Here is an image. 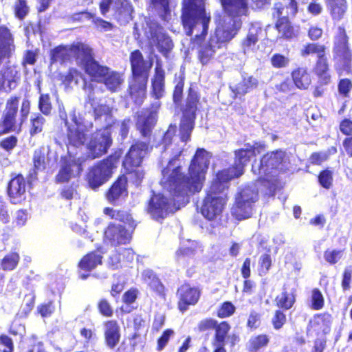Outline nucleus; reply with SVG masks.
<instances>
[{"label": "nucleus", "instance_id": "30", "mask_svg": "<svg viewBox=\"0 0 352 352\" xmlns=\"http://www.w3.org/2000/svg\"><path fill=\"white\" fill-rule=\"evenodd\" d=\"M164 93V71L157 62L152 80V95L155 99L161 98Z\"/></svg>", "mask_w": 352, "mask_h": 352}, {"label": "nucleus", "instance_id": "61", "mask_svg": "<svg viewBox=\"0 0 352 352\" xmlns=\"http://www.w3.org/2000/svg\"><path fill=\"white\" fill-rule=\"evenodd\" d=\"M37 56L38 50L26 51L22 61L23 67L25 68L27 65H33L36 61Z\"/></svg>", "mask_w": 352, "mask_h": 352}, {"label": "nucleus", "instance_id": "37", "mask_svg": "<svg viewBox=\"0 0 352 352\" xmlns=\"http://www.w3.org/2000/svg\"><path fill=\"white\" fill-rule=\"evenodd\" d=\"M326 47L318 43H308L302 46L300 50V54L303 57L310 55H316L318 59L325 56Z\"/></svg>", "mask_w": 352, "mask_h": 352}, {"label": "nucleus", "instance_id": "25", "mask_svg": "<svg viewBox=\"0 0 352 352\" xmlns=\"http://www.w3.org/2000/svg\"><path fill=\"white\" fill-rule=\"evenodd\" d=\"M19 79V71L14 65L0 70V90L8 91L15 88Z\"/></svg>", "mask_w": 352, "mask_h": 352}, {"label": "nucleus", "instance_id": "58", "mask_svg": "<svg viewBox=\"0 0 352 352\" xmlns=\"http://www.w3.org/2000/svg\"><path fill=\"white\" fill-rule=\"evenodd\" d=\"M234 311L235 307L231 302H225L218 310L217 316L221 318H226L232 315Z\"/></svg>", "mask_w": 352, "mask_h": 352}, {"label": "nucleus", "instance_id": "55", "mask_svg": "<svg viewBox=\"0 0 352 352\" xmlns=\"http://www.w3.org/2000/svg\"><path fill=\"white\" fill-rule=\"evenodd\" d=\"M104 213L106 215L109 216L111 219L119 220L120 221H128L129 217L124 213L123 211L115 210L110 208H105L104 209Z\"/></svg>", "mask_w": 352, "mask_h": 352}, {"label": "nucleus", "instance_id": "3", "mask_svg": "<svg viewBox=\"0 0 352 352\" xmlns=\"http://www.w3.org/2000/svg\"><path fill=\"white\" fill-rule=\"evenodd\" d=\"M182 19L188 36L196 32L199 38L207 33L210 15L206 12L204 0H183Z\"/></svg>", "mask_w": 352, "mask_h": 352}, {"label": "nucleus", "instance_id": "10", "mask_svg": "<svg viewBox=\"0 0 352 352\" xmlns=\"http://www.w3.org/2000/svg\"><path fill=\"white\" fill-rule=\"evenodd\" d=\"M143 29L152 51L153 47H156L160 52L166 55L172 50L173 47L172 40L164 32L163 28L156 22L149 19H146Z\"/></svg>", "mask_w": 352, "mask_h": 352}, {"label": "nucleus", "instance_id": "13", "mask_svg": "<svg viewBox=\"0 0 352 352\" xmlns=\"http://www.w3.org/2000/svg\"><path fill=\"white\" fill-rule=\"evenodd\" d=\"M262 147L261 145H258L257 143L252 145L247 144L244 145V147L236 150L234 152V162L232 167L229 168L230 169V174L234 177H238L243 174L244 167L250 162V159L256 155L255 152L257 150L258 153H260L258 148Z\"/></svg>", "mask_w": 352, "mask_h": 352}, {"label": "nucleus", "instance_id": "9", "mask_svg": "<svg viewBox=\"0 0 352 352\" xmlns=\"http://www.w3.org/2000/svg\"><path fill=\"white\" fill-rule=\"evenodd\" d=\"M118 162V157L111 155L93 166L87 175L89 186L96 189L106 183L111 177L113 170L117 168Z\"/></svg>", "mask_w": 352, "mask_h": 352}, {"label": "nucleus", "instance_id": "34", "mask_svg": "<svg viewBox=\"0 0 352 352\" xmlns=\"http://www.w3.org/2000/svg\"><path fill=\"white\" fill-rule=\"evenodd\" d=\"M100 81L102 82L109 91L114 92L120 89L124 80L120 74L108 69L107 74L104 75Z\"/></svg>", "mask_w": 352, "mask_h": 352}, {"label": "nucleus", "instance_id": "50", "mask_svg": "<svg viewBox=\"0 0 352 352\" xmlns=\"http://www.w3.org/2000/svg\"><path fill=\"white\" fill-rule=\"evenodd\" d=\"M13 9L15 16L20 20L23 19L29 12L26 0H16Z\"/></svg>", "mask_w": 352, "mask_h": 352}, {"label": "nucleus", "instance_id": "2", "mask_svg": "<svg viewBox=\"0 0 352 352\" xmlns=\"http://www.w3.org/2000/svg\"><path fill=\"white\" fill-rule=\"evenodd\" d=\"M217 27L209 41L200 47L199 57L203 64H206L214 54L225 48L241 28L239 21L232 22L229 16H219L216 20Z\"/></svg>", "mask_w": 352, "mask_h": 352}, {"label": "nucleus", "instance_id": "60", "mask_svg": "<svg viewBox=\"0 0 352 352\" xmlns=\"http://www.w3.org/2000/svg\"><path fill=\"white\" fill-rule=\"evenodd\" d=\"M120 1L121 7L117 6V1L115 2V9L118 10L120 14H123L126 19H131V13L133 12L132 6L126 1L118 0Z\"/></svg>", "mask_w": 352, "mask_h": 352}, {"label": "nucleus", "instance_id": "42", "mask_svg": "<svg viewBox=\"0 0 352 352\" xmlns=\"http://www.w3.org/2000/svg\"><path fill=\"white\" fill-rule=\"evenodd\" d=\"M50 152L49 146H41L34 151L33 162L34 168L37 170H43L45 168L47 157Z\"/></svg>", "mask_w": 352, "mask_h": 352}, {"label": "nucleus", "instance_id": "45", "mask_svg": "<svg viewBox=\"0 0 352 352\" xmlns=\"http://www.w3.org/2000/svg\"><path fill=\"white\" fill-rule=\"evenodd\" d=\"M19 255L16 252L7 254L0 262V268L4 271L13 270L19 261Z\"/></svg>", "mask_w": 352, "mask_h": 352}, {"label": "nucleus", "instance_id": "17", "mask_svg": "<svg viewBox=\"0 0 352 352\" xmlns=\"http://www.w3.org/2000/svg\"><path fill=\"white\" fill-rule=\"evenodd\" d=\"M224 14L220 16H229L232 22L239 21L242 24V17L249 13L248 0H221Z\"/></svg>", "mask_w": 352, "mask_h": 352}, {"label": "nucleus", "instance_id": "32", "mask_svg": "<svg viewBox=\"0 0 352 352\" xmlns=\"http://www.w3.org/2000/svg\"><path fill=\"white\" fill-rule=\"evenodd\" d=\"M126 183L127 181L125 177H120L107 193V200L113 203L120 197L126 195Z\"/></svg>", "mask_w": 352, "mask_h": 352}, {"label": "nucleus", "instance_id": "52", "mask_svg": "<svg viewBox=\"0 0 352 352\" xmlns=\"http://www.w3.org/2000/svg\"><path fill=\"white\" fill-rule=\"evenodd\" d=\"M311 307L314 310L321 309L324 306V298L320 292V291L318 289H314L311 292Z\"/></svg>", "mask_w": 352, "mask_h": 352}, {"label": "nucleus", "instance_id": "14", "mask_svg": "<svg viewBox=\"0 0 352 352\" xmlns=\"http://www.w3.org/2000/svg\"><path fill=\"white\" fill-rule=\"evenodd\" d=\"M160 107V102L157 101L152 104L151 109L142 111L136 121L137 130L143 137L150 136L157 122V111Z\"/></svg>", "mask_w": 352, "mask_h": 352}, {"label": "nucleus", "instance_id": "20", "mask_svg": "<svg viewBox=\"0 0 352 352\" xmlns=\"http://www.w3.org/2000/svg\"><path fill=\"white\" fill-rule=\"evenodd\" d=\"M226 202V198L223 196L211 197L207 195L203 201L201 212L207 219L213 220L221 214Z\"/></svg>", "mask_w": 352, "mask_h": 352}, {"label": "nucleus", "instance_id": "63", "mask_svg": "<svg viewBox=\"0 0 352 352\" xmlns=\"http://www.w3.org/2000/svg\"><path fill=\"white\" fill-rule=\"evenodd\" d=\"M286 321L285 315L280 310L275 312L274 316L272 318V323L275 329H279L285 324Z\"/></svg>", "mask_w": 352, "mask_h": 352}, {"label": "nucleus", "instance_id": "46", "mask_svg": "<svg viewBox=\"0 0 352 352\" xmlns=\"http://www.w3.org/2000/svg\"><path fill=\"white\" fill-rule=\"evenodd\" d=\"M151 4L164 20H168L170 14L168 0H151Z\"/></svg>", "mask_w": 352, "mask_h": 352}, {"label": "nucleus", "instance_id": "4", "mask_svg": "<svg viewBox=\"0 0 352 352\" xmlns=\"http://www.w3.org/2000/svg\"><path fill=\"white\" fill-rule=\"evenodd\" d=\"M130 61L133 81L130 85V94L135 102L140 104L146 96L148 72L153 65L152 59L146 61L139 50L131 52Z\"/></svg>", "mask_w": 352, "mask_h": 352}, {"label": "nucleus", "instance_id": "8", "mask_svg": "<svg viewBox=\"0 0 352 352\" xmlns=\"http://www.w3.org/2000/svg\"><path fill=\"white\" fill-rule=\"evenodd\" d=\"M258 199V190L255 186H247L241 188L236 196L235 205L232 213L239 220L249 218L254 204Z\"/></svg>", "mask_w": 352, "mask_h": 352}, {"label": "nucleus", "instance_id": "18", "mask_svg": "<svg viewBox=\"0 0 352 352\" xmlns=\"http://www.w3.org/2000/svg\"><path fill=\"white\" fill-rule=\"evenodd\" d=\"M148 144L143 142H137L133 144L123 161V166L129 172H133L142 163L143 158L148 151Z\"/></svg>", "mask_w": 352, "mask_h": 352}, {"label": "nucleus", "instance_id": "6", "mask_svg": "<svg viewBox=\"0 0 352 352\" xmlns=\"http://www.w3.org/2000/svg\"><path fill=\"white\" fill-rule=\"evenodd\" d=\"M60 117L65 120V126L67 128L68 144L74 147L83 145L87 140L86 133L93 128V123L80 116H76L75 113L70 114V121L67 120L62 114Z\"/></svg>", "mask_w": 352, "mask_h": 352}, {"label": "nucleus", "instance_id": "51", "mask_svg": "<svg viewBox=\"0 0 352 352\" xmlns=\"http://www.w3.org/2000/svg\"><path fill=\"white\" fill-rule=\"evenodd\" d=\"M343 254V250L329 249L324 252V258L329 264L333 265L342 258Z\"/></svg>", "mask_w": 352, "mask_h": 352}, {"label": "nucleus", "instance_id": "26", "mask_svg": "<svg viewBox=\"0 0 352 352\" xmlns=\"http://www.w3.org/2000/svg\"><path fill=\"white\" fill-rule=\"evenodd\" d=\"M81 171L80 163L69 158L61 166L56 177V181L60 183L68 182L72 177L78 175Z\"/></svg>", "mask_w": 352, "mask_h": 352}, {"label": "nucleus", "instance_id": "53", "mask_svg": "<svg viewBox=\"0 0 352 352\" xmlns=\"http://www.w3.org/2000/svg\"><path fill=\"white\" fill-rule=\"evenodd\" d=\"M45 122V118L41 115L36 116V117L32 118L30 128L31 135H34L38 133H41L43 130Z\"/></svg>", "mask_w": 352, "mask_h": 352}, {"label": "nucleus", "instance_id": "21", "mask_svg": "<svg viewBox=\"0 0 352 352\" xmlns=\"http://www.w3.org/2000/svg\"><path fill=\"white\" fill-rule=\"evenodd\" d=\"M18 97H11L8 100L1 124V126L5 133L14 131L17 128L16 116L18 111Z\"/></svg>", "mask_w": 352, "mask_h": 352}, {"label": "nucleus", "instance_id": "28", "mask_svg": "<svg viewBox=\"0 0 352 352\" xmlns=\"http://www.w3.org/2000/svg\"><path fill=\"white\" fill-rule=\"evenodd\" d=\"M104 340L107 346L114 349L120 339V328L116 320H109L104 324Z\"/></svg>", "mask_w": 352, "mask_h": 352}, {"label": "nucleus", "instance_id": "7", "mask_svg": "<svg viewBox=\"0 0 352 352\" xmlns=\"http://www.w3.org/2000/svg\"><path fill=\"white\" fill-rule=\"evenodd\" d=\"M284 158L285 153L282 151L267 153L259 162L252 164V172L259 176V180L272 182L273 179L271 177L274 175L276 170L283 169Z\"/></svg>", "mask_w": 352, "mask_h": 352}, {"label": "nucleus", "instance_id": "59", "mask_svg": "<svg viewBox=\"0 0 352 352\" xmlns=\"http://www.w3.org/2000/svg\"><path fill=\"white\" fill-rule=\"evenodd\" d=\"M289 62V60L287 57L279 54H274L271 58V63L276 68L287 67Z\"/></svg>", "mask_w": 352, "mask_h": 352}, {"label": "nucleus", "instance_id": "11", "mask_svg": "<svg viewBox=\"0 0 352 352\" xmlns=\"http://www.w3.org/2000/svg\"><path fill=\"white\" fill-rule=\"evenodd\" d=\"M198 102L199 98L197 94L190 90L180 124L181 140L183 142H186L190 139V133L194 128V122L196 118L195 113L197 109Z\"/></svg>", "mask_w": 352, "mask_h": 352}, {"label": "nucleus", "instance_id": "36", "mask_svg": "<svg viewBox=\"0 0 352 352\" xmlns=\"http://www.w3.org/2000/svg\"><path fill=\"white\" fill-rule=\"evenodd\" d=\"M101 263L102 256L97 252H91L81 259L79 267L82 270L90 272Z\"/></svg>", "mask_w": 352, "mask_h": 352}, {"label": "nucleus", "instance_id": "24", "mask_svg": "<svg viewBox=\"0 0 352 352\" xmlns=\"http://www.w3.org/2000/svg\"><path fill=\"white\" fill-rule=\"evenodd\" d=\"M177 292L179 296L178 307L181 311H185L188 305L196 304L200 296L198 289L188 285H182Z\"/></svg>", "mask_w": 352, "mask_h": 352}, {"label": "nucleus", "instance_id": "39", "mask_svg": "<svg viewBox=\"0 0 352 352\" xmlns=\"http://www.w3.org/2000/svg\"><path fill=\"white\" fill-rule=\"evenodd\" d=\"M336 57L342 59L344 63L349 61L351 53L347 47V41L345 36L342 35L336 42L334 47Z\"/></svg>", "mask_w": 352, "mask_h": 352}, {"label": "nucleus", "instance_id": "29", "mask_svg": "<svg viewBox=\"0 0 352 352\" xmlns=\"http://www.w3.org/2000/svg\"><path fill=\"white\" fill-rule=\"evenodd\" d=\"M262 32L261 27L257 24H252L246 36L241 41V48L244 53L253 52L258 41V36Z\"/></svg>", "mask_w": 352, "mask_h": 352}, {"label": "nucleus", "instance_id": "16", "mask_svg": "<svg viewBox=\"0 0 352 352\" xmlns=\"http://www.w3.org/2000/svg\"><path fill=\"white\" fill-rule=\"evenodd\" d=\"M78 65L82 67L85 72L97 81L102 80V78L107 74L108 67L100 65L94 60L91 48L87 45L86 50L78 58Z\"/></svg>", "mask_w": 352, "mask_h": 352}, {"label": "nucleus", "instance_id": "12", "mask_svg": "<svg viewBox=\"0 0 352 352\" xmlns=\"http://www.w3.org/2000/svg\"><path fill=\"white\" fill-rule=\"evenodd\" d=\"M112 143L109 129L105 127L92 133L87 142L89 157H99L106 153Z\"/></svg>", "mask_w": 352, "mask_h": 352}, {"label": "nucleus", "instance_id": "19", "mask_svg": "<svg viewBox=\"0 0 352 352\" xmlns=\"http://www.w3.org/2000/svg\"><path fill=\"white\" fill-rule=\"evenodd\" d=\"M131 239V232L120 223H110L104 230V241L111 245H125Z\"/></svg>", "mask_w": 352, "mask_h": 352}, {"label": "nucleus", "instance_id": "64", "mask_svg": "<svg viewBox=\"0 0 352 352\" xmlns=\"http://www.w3.org/2000/svg\"><path fill=\"white\" fill-rule=\"evenodd\" d=\"M340 131L345 135L352 137V120L344 119L340 124Z\"/></svg>", "mask_w": 352, "mask_h": 352}, {"label": "nucleus", "instance_id": "44", "mask_svg": "<svg viewBox=\"0 0 352 352\" xmlns=\"http://www.w3.org/2000/svg\"><path fill=\"white\" fill-rule=\"evenodd\" d=\"M294 292H287L284 288L283 292L276 297V301L278 307L289 309L295 302Z\"/></svg>", "mask_w": 352, "mask_h": 352}, {"label": "nucleus", "instance_id": "54", "mask_svg": "<svg viewBox=\"0 0 352 352\" xmlns=\"http://www.w3.org/2000/svg\"><path fill=\"white\" fill-rule=\"evenodd\" d=\"M318 181L323 188L329 189L331 187L333 182L332 172L329 170H324L322 171L318 176Z\"/></svg>", "mask_w": 352, "mask_h": 352}, {"label": "nucleus", "instance_id": "40", "mask_svg": "<svg viewBox=\"0 0 352 352\" xmlns=\"http://www.w3.org/2000/svg\"><path fill=\"white\" fill-rule=\"evenodd\" d=\"M276 27L279 36L282 38L289 39L296 36L294 28L287 19L279 18Z\"/></svg>", "mask_w": 352, "mask_h": 352}, {"label": "nucleus", "instance_id": "56", "mask_svg": "<svg viewBox=\"0 0 352 352\" xmlns=\"http://www.w3.org/2000/svg\"><path fill=\"white\" fill-rule=\"evenodd\" d=\"M28 218V214L27 210H19L14 214L12 224L16 227H22L25 224Z\"/></svg>", "mask_w": 352, "mask_h": 352}, {"label": "nucleus", "instance_id": "35", "mask_svg": "<svg viewBox=\"0 0 352 352\" xmlns=\"http://www.w3.org/2000/svg\"><path fill=\"white\" fill-rule=\"evenodd\" d=\"M314 72L318 77L321 84L327 85L330 82L331 76L329 73V65L325 56L321 58L317 59L314 67Z\"/></svg>", "mask_w": 352, "mask_h": 352}, {"label": "nucleus", "instance_id": "43", "mask_svg": "<svg viewBox=\"0 0 352 352\" xmlns=\"http://www.w3.org/2000/svg\"><path fill=\"white\" fill-rule=\"evenodd\" d=\"M257 85L258 80L252 76H249L244 78L242 82L239 83L234 88H232V91L236 95H244L250 89L256 87Z\"/></svg>", "mask_w": 352, "mask_h": 352}, {"label": "nucleus", "instance_id": "31", "mask_svg": "<svg viewBox=\"0 0 352 352\" xmlns=\"http://www.w3.org/2000/svg\"><path fill=\"white\" fill-rule=\"evenodd\" d=\"M292 80L300 89H307L311 85V76L306 67H298L292 72Z\"/></svg>", "mask_w": 352, "mask_h": 352}, {"label": "nucleus", "instance_id": "33", "mask_svg": "<svg viewBox=\"0 0 352 352\" xmlns=\"http://www.w3.org/2000/svg\"><path fill=\"white\" fill-rule=\"evenodd\" d=\"M298 12V3L296 0H289L285 6L276 3L274 8L273 15L278 18L287 19L289 16H294Z\"/></svg>", "mask_w": 352, "mask_h": 352}, {"label": "nucleus", "instance_id": "48", "mask_svg": "<svg viewBox=\"0 0 352 352\" xmlns=\"http://www.w3.org/2000/svg\"><path fill=\"white\" fill-rule=\"evenodd\" d=\"M269 340L265 335H259L252 337L248 342V349L250 351H256L266 346Z\"/></svg>", "mask_w": 352, "mask_h": 352}, {"label": "nucleus", "instance_id": "41", "mask_svg": "<svg viewBox=\"0 0 352 352\" xmlns=\"http://www.w3.org/2000/svg\"><path fill=\"white\" fill-rule=\"evenodd\" d=\"M79 80H83V89L86 92H88V97L89 100H94L93 94L91 93L92 87L91 85H89V86L86 85L84 79L82 78V74L78 70H76V69H70L67 74L65 76V81L68 84H71L74 82L75 84L77 85L78 84Z\"/></svg>", "mask_w": 352, "mask_h": 352}, {"label": "nucleus", "instance_id": "15", "mask_svg": "<svg viewBox=\"0 0 352 352\" xmlns=\"http://www.w3.org/2000/svg\"><path fill=\"white\" fill-rule=\"evenodd\" d=\"M86 45L82 43H73L69 45H60L51 52V59L53 62L63 63L75 58L76 63H78V58L82 56Z\"/></svg>", "mask_w": 352, "mask_h": 352}, {"label": "nucleus", "instance_id": "49", "mask_svg": "<svg viewBox=\"0 0 352 352\" xmlns=\"http://www.w3.org/2000/svg\"><path fill=\"white\" fill-rule=\"evenodd\" d=\"M328 5L330 7L333 19L339 20L343 16L346 10L344 1L340 2L338 1H329Z\"/></svg>", "mask_w": 352, "mask_h": 352}, {"label": "nucleus", "instance_id": "38", "mask_svg": "<svg viewBox=\"0 0 352 352\" xmlns=\"http://www.w3.org/2000/svg\"><path fill=\"white\" fill-rule=\"evenodd\" d=\"M112 111L113 109L108 105H99L94 109L95 119L103 121L105 127L108 128L113 122Z\"/></svg>", "mask_w": 352, "mask_h": 352}, {"label": "nucleus", "instance_id": "27", "mask_svg": "<svg viewBox=\"0 0 352 352\" xmlns=\"http://www.w3.org/2000/svg\"><path fill=\"white\" fill-rule=\"evenodd\" d=\"M13 37L10 30L4 26H0V63L8 58L14 51Z\"/></svg>", "mask_w": 352, "mask_h": 352}, {"label": "nucleus", "instance_id": "57", "mask_svg": "<svg viewBox=\"0 0 352 352\" xmlns=\"http://www.w3.org/2000/svg\"><path fill=\"white\" fill-rule=\"evenodd\" d=\"M39 109L43 113L47 115L52 109L50 98L48 94H41L39 98Z\"/></svg>", "mask_w": 352, "mask_h": 352}, {"label": "nucleus", "instance_id": "62", "mask_svg": "<svg viewBox=\"0 0 352 352\" xmlns=\"http://www.w3.org/2000/svg\"><path fill=\"white\" fill-rule=\"evenodd\" d=\"M174 331L171 329L166 330L157 341V350L162 351L168 343L170 338L173 336Z\"/></svg>", "mask_w": 352, "mask_h": 352}, {"label": "nucleus", "instance_id": "5", "mask_svg": "<svg viewBox=\"0 0 352 352\" xmlns=\"http://www.w3.org/2000/svg\"><path fill=\"white\" fill-rule=\"evenodd\" d=\"M161 185L162 181L160 182ZM164 190L169 193L171 197L164 194H157L151 198L147 208L148 212L155 219H163L169 212L175 208L176 202L178 204L187 201L189 195L182 196L174 193L162 186Z\"/></svg>", "mask_w": 352, "mask_h": 352}, {"label": "nucleus", "instance_id": "22", "mask_svg": "<svg viewBox=\"0 0 352 352\" xmlns=\"http://www.w3.org/2000/svg\"><path fill=\"white\" fill-rule=\"evenodd\" d=\"M233 178L235 177L230 174V169H225L219 172L216 178L212 181L207 195H210L211 197L223 196L226 197L223 192L228 187V182Z\"/></svg>", "mask_w": 352, "mask_h": 352}, {"label": "nucleus", "instance_id": "47", "mask_svg": "<svg viewBox=\"0 0 352 352\" xmlns=\"http://www.w3.org/2000/svg\"><path fill=\"white\" fill-rule=\"evenodd\" d=\"M230 329V325L226 322H222L215 327V336L212 342L225 344L226 336Z\"/></svg>", "mask_w": 352, "mask_h": 352}, {"label": "nucleus", "instance_id": "1", "mask_svg": "<svg viewBox=\"0 0 352 352\" xmlns=\"http://www.w3.org/2000/svg\"><path fill=\"white\" fill-rule=\"evenodd\" d=\"M170 150L173 157L162 172V186L182 196L199 192L203 187L205 174L210 164V154L204 149H198L189 166V177H186L177 159L182 153L180 148L175 151V148H171Z\"/></svg>", "mask_w": 352, "mask_h": 352}, {"label": "nucleus", "instance_id": "23", "mask_svg": "<svg viewBox=\"0 0 352 352\" xmlns=\"http://www.w3.org/2000/svg\"><path fill=\"white\" fill-rule=\"evenodd\" d=\"M8 195L14 204L20 203L25 198L26 184L24 177L18 175L12 178L8 184Z\"/></svg>", "mask_w": 352, "mask_h": 352}]
</instances>
